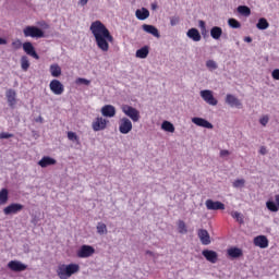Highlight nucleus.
Here are the masks:
<instances>
[{
  "label": "nucleus",
  "mask_w": 279,
  "mask_h": 279,
  "mask_svg": "<svg viewBox=\"0 0 279 279\" xmlns=\"http://www.w3.org/2000/svg\"><path fill=\"white\" fill-rule=\"evenodd\" d=\"M95 43L100 51H110V43H114V37L110 34L108 27H106L101 21L97 20L90 24L89 27Z\"/></svg>",
  "instance_id": "obj_1"
},
{
  "label": "nucleus",
  "mask_w": 279,
  "mask_h": 279,
  "mask_svg": "<svg viewBox=\"0 0 279 279\" xmlns=\"http://www.w3.org/2000/svg\"><path fill=\"white\" fill-rule=\"evenodd\" d=\"M56 274L59 279H69L75 274H80V264H59L56 268Z\"/></svg>",
  "instance_id": "obj_2"
},
{
  "label": "nucleus",
  "mask_w": 279,
  "mask_h": 279,
  "mask_svg": "<svg viewBox=\"0 0 279 279\" xmlns=\"http://www.w3.org/2000/svg\"><path fill=\"white\" fill-rule=\"evenodd\" d=\"M122 112L125 114V117H129L133 123H138V121H141V112L132 106L123 105Z\"/></svg>",
  "instance_id": "obj_3"
},
{
  "label": "nucleus",
  "mask_w": 279,
  "mask_h": 279,
  "mask_svg": "<svg viewBox=\"0 0 279 279\" xmlns=\"http://www.w3.org/2000/svg\"><path fill=\"white\" fill-rule=\"evenodd\" d=\"M23 34L25 38H45V32L37 26H26Z\"/></svg>",
  "instance_id": "obj_4"
},
{
  "label": "nucleus",
  "mask_w": 279,
  "mask_h": 279,
  "mask_svg": "<svg viewBox=\"0 0 279 279\" xmlns=\"http://www.w3.org/2000/svg\"><path fill=\"white\" fill-rule=\"evenodd\" d=\"M95 254V247L83 244L80 250L76 251L77 258H90Z\"/></svg>",
  "instance_id": "obj_5"
},
{
  "label": "nucleus",
  "mask_w": 279,
  "mask_h": 279,
  "mask_svg": "<svg viewBox=\"0 0 279 279\" xmlns=\"http://www.w3.org/2000/svg\"><path fill=\"white\" fill-rule=\"evenodd\" d=\"M108 123L109 121L106 120L102 117H97L93 123H92V128L94 130V132H101L104 130H106V128H108Z\"/></svg>",
  "instance_id": "obj_6"
},
{
  "label": "nucleus",
  "mask_w": 279,
  "mask_h": 279,
  "mask_svg": "<svg viewBox=\"0 0 279 279\" xmlns=\"http://www.w3.org/2000/svg\"><path fill=\"white\" fill-rule=\"evenodd\" d=\"M120 134H130L132 132V120L129 118H122L119 122Z\"/></svg>",
  "instance_id": "obj_7"
},
{
  "label": "nucleus",
  "mask_w": 279,
  "mask_h": 279,
  "mask_svg": "<svg viewBox=\"0 0 279 279\" xmlns=\"http://www.w3.org/2000/svg\"><path fill=\"white\" fill-rule=\"evenodd\" d=\"M23 208H25V206H23V204L20 203H12L9 206L3 208V213L4 215H19V213H21L23 210Z\"/></svg>",
  "instance_id": "obj_8"
},
{
  "label": "nucleus",
  "mask_w": 279,
  "mask_h": 279,
  "mask_svg": "<svg viewBox=\"0 0 279 279\" xmlns=\"http://www.w3.org/2000/svg\"><path fill=\"white\" fill-rule=\"evenodd\" d=\"M201 97L208 104L209 106H217L219 101L216 99V97L213 95V92L209 89L201 90Z\"/></svg>",
  "instance_id": "obj_9"
},
{
  "label": "nucleus",
  "mask_w": 279,
  "mask_h": 279,
  "mask_svg": "<svg viewBox=\"0 0 279 279\" xmlns=\"http://www.w3.org/2000/svg\"><path fill=\"white\" fill-rule=\"evenodd\" d=\"M23 50L27 56H31L35 60H40V56H38V53L36 52V48H34L32 41H25L23 44Z\"/></svg>",
  "instance_id": "obj_10"
},
{
  "label": "nucleus",
  "mask_w": 279,
  "mask_h": 279,
  "mask_svg": "<svg viewBox=\"0 0 279 279\" xmlns=\"http://www.w3.org/2000/svg\"><path fill=\"white\" fill-rule=\"evenodd\" d=\"M49 88L53 95H62V93H64V85L59 80H52L49 84Z\"/></svg>",
  "instance_id": "obj_11"
},
{
  "label": "nucleus",
  "mask_w": 279,
  "mask_h": 279,
  "mask_svg": "<svg viewBox=\"0 0 279 279\" xmlns=\"http://www.w3.org/2000/svg\"><path fill=\"white\" fill-rule=\"evenodd\" d=\"M205 206L207 210H226V205L219 201L207 199Z\"/></svg>",
  "instance_id": "obj_12"
},
{
  "label": "nucleus",
  "mask_w": 279,
  "mask_h": 279,
  "mask_svg": "<svg viewBox=\"0 0 279 279\" xmlns=\"http://www.w3.org/2000/svg\"><path fill=\"white\" fill-rule=\"evenodd\" d=\"M8 268L11 271L21 272V271H25L27 269V265H25L19 260H11L8 263Z\"/></svg>",
  "instance_id": "obj_13"
},
{
  "label": "nucleus",
  "mask_w": 279,
  "mask_h": 279,
  "mask_svg": "<svg viewBox=\"0 0 279 279\" xmlns=\"http://www.w3.org/2000/svg\"><path fill=\"white\" fill-rule=\"evenodd\" d=\"M253 243L256 247H260L262 250L269 247V240L265 235L255 236Z\"/></svg>",
  "instance_id": "obj_14"
},
{
  "label": "nucleus",
  "mask_w": 279,
  "mask_h": 279,
  "mask_svg": "<svg viewBox=\"0 0 279 279\" xmlns=\"http://www.w3.org/2000/svg\"><path fill=\"white\" fill-rule=\"evenodd\" d=\"M192 123H194V125H197L198 128H206V130H213V123L208 122V120L204 119V118H192Z\"/></svg>",
  "instance_id": "obj_15"
},
{
  "label": "nucleus",
  "mask_w": 279,
  "mask_h": 279,
  "mask_svg": "<svg viewBox=\"0 0 279 279\" xmlns=\"http://www.w3.org/2000/svg\"><path fill=\"white\" fill-rule=\"evenodd\" d=\"M197 236L202 243V245H210V233L206 229H199L197 231Z\"/></svg>",
  "instance_id": "obj_16"
},
{
  "label": "nucleus",
  "mask_w": 279,
  "mask_h": 279,
  "mask_svg": "<svg viewBox=\"0 0 279 279\" xmlns=\"http://www.w3.org/2000/svg\"><path fill=\"white\" fill-rule=\"evenodd\" d=\"M226 104H228V106H231V108H243V104L241 102V100H239V98L231 94H228L226 96Z\"/></svg>",
  "instance_id": "obj_17"
},
{
  "label": "nucleus",
  "mask_w": 279,
  "mask_h": 279,
  "mask_svg": "<svg viewBox=\"0 0 279 279\" xmlns=\"http://www.w3.org/2000/svg\"><path fill=\"white\" fill-rule=\"evenodd\" d=\"M102 117H107L109 119H112V117H116L117 114V108L112 105H105L100 110Z\"/></svg>",
  "instance_id": "obj_18"
},
{
  "label": "nucleus",
  "mask_w": 279,
  "mask_h": 279,
  "mask_svg": "<svg viewBox=\"0 0 279 279\" xmlns=\"http://www.w3.org/2000/svg\"><path fill=\"white\" fill-rule=\"evenodd\" d=\"M58 161L54 158H51L49 156H44L39 161L38 165L41 167V169H47V167H51L53 165H57Z\"/></svg>",
  "instance_id": "obj_19"
},
{
  "label": "nucleus",
  "mask_w": 279,
  "mask_h": 279,
  "mask_svg": "<svg viewBox=\"0 0 279 279\" xmlns=\"http://www.w3.org/2000/svg\"><path fill=\"white\" fill-rule=\"evenodd\" d=\"M202 254L206 258V260H208V263L215 264L219 258V255L215 251L204 250Z\"/></svg>",
  "instance_id": "obj_20"
},
{
  "label": "nucleus",
  "mask_w": 279,
  "mask_h": 279,
  "mask_svg": "<svg viewBox=\"0 0 279 279\" xmlns=\"http://www.w3.org/2000/svg\"><path fill=\"white\" fill-rule=\"evenodd\" d=\"M275 202L274 201L266 202V208L270 213H278V210H279V194L275 195Z\"/></svg>",
  "instance_id": "obj_21"
},
{
  "label": "nucleus",
  "mask_w": 279,
  "mask_h": 279,
  "mask_svg": "<svg viewBox=\"0 0 279 279\" xmlns=\"http://www.w3.org/2000/svg\"><path fill=\"white\" fill-rule=\"evenodd\" d=\"M142 28L146 34H151V36H155V38H160V32H158V28L154 25L149 24H143Z\"/></svg>",
  "instance_id": "obj_22"
},
{
  "label": "nucleus",
  "mask_w": 279,
  "mask_h": 279,
  "mask_svg": "<svg viewBox=\"0 0 279 279\" xmlns=\"http://www.w3.org/2000/svg\"><path fill=\"white\" fill-rule=\"evenodd\" d=\"M187 38H191L194 43H199L202 40V34L197 28H190L186 33Z\"/></svg>",
  "instance_id": "obj_23"
},
{
  "label": "nucleus",
  "mask_w": 279,
  "mask_h": 279,
  "mask_svg": "<svg viewBox=\"0 0 279 279\" xmlns=\"http://www.w3.org/2000/svg\"><path fill=\"white\" fill-rule=\"evenodd\" d=\"M135 16L136 19H138V21H145L146 19H149V10H147L146 8H142L137 9L135 12Z\"/></svg>",
  "instance_id": "obj_24"
},
{
  "label": "nucleus",
  "mask_w": 279,
  "mask_h": 279,
  "mask_svg": "<svg viewBox=\"0 0 279 279\" xmlns=\"http://www.w3.org/2000/svg\"><path fill=\"white\" fill-rule=\"evenodd\" d=\"M136 58H140L141 60H145L147 56H149V46H144L136 50L135 52Z\"/></svg>",
  "instance_id": "obj_25"
},
{
  "label": "nucleus",
  "mask_w": 279,
  "mask_h": 279,
  "mask_svg": "<svg viewBox=\"0 0 279 279\" xmlns=\"http://www.w3.org/2000/svg\"><path fill=\"white\" fill-rule=\"evenodd\" d=\"M7 99L9 106L12 108L16 104V92L14 89L7 90Z\"/></svg>",
  "instance_id": "obj_26"
},
{
  "label": "nucleus",
  "mask_w": 279,
  "mask_h": 279,
  "mask_svg": "<svg viewBox=\"0 0 279 279\" xmlns=\"http://www.w3.org/2000/svg\"><path fill=\"white\" fill-rule=\"evenodd\" d=\"M227 254L231 257V258H241V256H243V250L239 248V247H231L227 251Z\"/></svg>",
  "instance_id": "obj_27"
},
{
  "label": "nucleus",
  "mask_w": 279,
  "mask_h": 279,
  "mask_svg": "<svg viewBox=\"0 0 279 279\" xmlns=\"http://www.w3.org/2000/svg\"><path fill=\"white\" fill-rule=\"evenodd\" d=\"M222 34H223V29L219 26H214L210 29V36H211V38H214V40H219V38H221Z\"/></svg>",
  "instance_id": "obj_28"
},
{
  "label": "nucleus",
  "mask_w": 279,
  "mask_h": 279,
  "mask_svg": "<svg viewBox=\"0 0 279 279\" xmlns=\"http://www.w3.org/2000/svg\"><path fill=\"white\" fill-rule=\"evenodd\" d=\"M8 199H10V193L8 192V189H2L0 191V206H5Z\"/></svg>",
  "instance_id": "obj_29"
},
{
  "label": "nucleus",
  "mask_w": 279,
  "mask_h": 279,
  "mask_svg": "<svg viewBox=\"0 0 279 279\" xmlns=\"http://www.w3.org/2000/svg\"><path fill=\"white\" fill-rule=\"evenodd\" d=\"M50 73L52 77H60L62 75V68L57 63L50 65Z\"/></svg>",
  "instance_id": "obj_30"
},
{
  "label": "nucleus",
  "mask_w": 279,
  "mask_h": 279,
  "mask_svg": "<svg viewBox=\"0 0 279 279\" xmlns=\"http://www.w3.org/2000/svg\"><path fill=\"white\" fill-rule=\"evenodd\" d=\"M161 130H163V132H170V134H173V132H175V126L173 125V123L165 120L161 123Z\"/></svg>",
  "instance_id": "obj_31"
},
{
  "label": "nucleus",
  "mask_w": 279,
  "mask_h": 279,
  "mask_svg": "<svg viewBox=\"0 0 279 279\" xmlns=\"http://www.w3.org/2000/svg\"><path fill=\"white\" fill-rule=\"evenodd\" d=\"M238 12L242 14V16H250V14H252V10L247 5L238 7Z\"/></svg>",
  "instance_id": "obj_32"
},
{
  "label": "nucleus",
  "mask_w": 279,
  "mask_h": 279,
  "mask_svg": "<svg viewBox=\"0 0 279 279\" xmlns=\"http://www.w3.org/2000/svg\"><path fill=\"white\" fill-rule=\"evenodd\" d=\"M257 29H267L269 27V22L267 19L260 17L256 24Z\"/></svg>",
  "instance_id": "obj_33"
},
{
  "label": "nucleus",
  "mask_w": 279,
  "mask_h": 279,
  "mask_svg": "<svg viewBox=\"0 0 279 279\" xmlns=\"http://www.w3.org/2000/svg\"><path fill=\"white\" fill-rule=\"evenodd\" d=\"M21 69L25 72L29 70V59L27 58V56H23L21 58Z\"/></svg>",
  "instance_id": "obj_34"
},
{
  "label": "nucleus",
  "mask_w": 279,
  "mask_h": 279,
  "mask_svg": "<svg viewBox=\"0 0 279 279\" xmlns=\"http://www.w3.org/2000/svg\"><path fill=\"white\" fill-rule=\"evenodd\" d=\"M178 230L180 234H186V232H189V229H186V223L184 222V220L178 221Z\"/></svg>",
  "instance_id": "obj_35"
},
{
  "label": "nucleus",
  "mask_w": 279,
  "mask_h": 279,
  "mask_svg": "<svg viewBox=\"0 0 279 279\" xmlns=\"http://www.w3.org/2000/svg\"><path fill=\"white\" fill-rule=\"evenodd\" d=\"M206 68L209 71H217V69H219V65L217 64V62L215 60H207Z\"/></svg>",
  "instance_id": "obj_36"
},
{
  "label": "nucleus",
  "mask_w": 279,
  "mask_h": 279,
  "mask_svg": "<svg viewBox=\"0 0 279 279\" xmlns=\"http://www.w3.org/2000/svg\"><path fill=\"white\" fill-rule=\"evenodd\" d=\"M228 25L232 27V29H239L241 27V22L236 19H229Z\"/></svg>",
  "instance_id": "obj_37"
},
{
  "label": "nucleus",
  "mask_w": 279,
  "mask_h": 279,
  "mask_svg": "<svg viewBox=\"0 0 279 279\" xmlns=\"http://www.w3.org/2000/svg\"><path fill=\"white\" fill-rule=\"evenodd\" d=\"M96 228H97L98 234H106L108 232V227H106V223L98 222Z\"/></svg>",
  "instance_id": "obj_38"
},
{
  "label": "nucleus",
  "mask_w": 279,
  "mask_h": 279,
  "mask_svg": "<svg viewBox=\"0 0 279 279\" xmlns=\"http://www.w3.org/2000/svg\"><path fill=\"white\" fill-rule=\"evenodd\" d=\"M234 189H243L245 186V180L244 179H236L233 182Z\"/></svg>",
  "instance_id": "obj_39"
},
{
  "label": "nucleus",
  "mask_w": 279,
  "mask_h": 279,
  "mask_svg": "<svg viewBox=\"0 0 279 279\" xmlns=\"http://www.w3.org/2000/svg\"><path fill=\"white\" fill-rule=\"evenodd\" d=\"M68 138L69 141H74L75 143H80V137L77 136V134H75V132H68Z\"/></svg>",
  "instance_id": "obj_40"
},
{
  "label": "nucleus",
  "mask_w": 279,
  "mask_h": 279,
  "mask_svg": "<svg viewBox=\"0 0 279 279\" xmlns=\"http://www.w3.org/2000/svg\"><path fill=\"white\" fill-rule=\"evenodd\" d=\"M12 48L16 50L21 49V47H23V43L21 41V39H15L14 41H12Z\"/></svg>",
  "instance_id": "obj_41"
},
{
  "label": "nucleus",
  "mask_w": 279,
  "mask_h": 279,
  "mask_svg": "<svg viewBox=\"0 0 279 279\" xmlns=\"http://www.w3.org/2000/svg\"><path fill=\"white\" fill-rule=\"evenodd\" d=\"M231 217L233 219H236V221H239V223H243V218L241 217V213L239 211H232L231 213Z\"/></svg>",
  "instance_id": "obj_42"
},
{
  "label": "nucleus",
  "mask_w": 279,
  "mask_h": 279,
  "mask_svg": "<svg viewBox=\"0 0 279 279\" xmlns=\"http://www.w3.org/2000/svg\"><path fill=\"white\" fill-rule=\"evenodd\" d=\"M75 84H84L85 86H90V81L87 78L78 77L76 78Z\"/></svg>",
  "instance_id": "obj_43"
},
{
  "label": "nucleus",
  "mask_w": 279,
  "mask_h": 279,
  "mask_svg": "<svg viewBox=\"0 0 279 279\" xmlns=\"http://www.w3.org/2000/svg\"><path fill=\"white\" fill-rule=\"evenodd\" d=\"M180 23V16H172L170 17V25L171 27H175Z\"/></svg>",
  "instance_id": "obj_44"
},
{
  "label": "nucleus",
  "mask_w": 279,
  "mask_h": 279,
  "mask_svg": "<svg viewBox=\"0 0 279 279\" xmlns=\"http://www.w3.org/2000/svg\"><path fill=\"white\" fill-rule=\"evenodd\" d=\"M259 123L260 125H263L264 128L269 123V116H264L259 119Z\"/></svg>",
  "instance_id": "obj_45"
},
{
  "label": "nucleus",
  "mask_w": 279,
  "mask_h": 279,
  "mask_svg": "<svg viewBox=\"0 0 279 279\" xmlns=\"http://www.w3.org/2000/svg\"><path fill=\"white\" fill-rule=\"evenodd\" d=\"M14 137V134L12 133H5V132H2L0 133V138L3 140V138H13Z\"/></svg>",
  "instance_id": "obj_46"
},
{
  "label": "nucleus",
  "mask_w": 279,
  "mask_h": 279,
  "mask_svg": "<svg viewBox=\"0 0 279 279\" xmlns=\"http://www.w3.org/2000/svg\"><path fill=\"white\" fill-rule=\"evenodd\" d=\"M271 77L274 80H279V69H275L272 72H271Z\"/></svg>",
  "instance_id": "obj_47"
},
{
  "label": "nucleus",
  "mask_w": 279,
  "mask_h": 279,
  "mask_svg": "<svg viewBox=\"0 0 279 279\" xmlns=\"http://www.w3.org/2000/svg\"><path fill=\"white\" fill-rule=\"evenodd\" d=\"M220 156L223 158L226 156H230V151L229 150H226V149H222L220 150Z\"/></svg>",
  "instance_id": "obj_48"
},
{
  "label": "nucleus",
  "mask_w": 279,
  "mask_h": 279,
  "mask_svg": "<svg viewBox=\"0 0 279 279\" xmlns=\"http://www.w3.org/2000/svg\"><path fill=\"white\" fill-rule=\"evenodd\" d=\"M259 154H262V156H265L267 154V148L265 146H262L259 149Z\"/></svg>",
  "instance_id": "obj_49"
},
{
  "label": "nucleus",
  "mask_w": 279,
  "mask_h": 279,
  "mask_svg": "<svg viewBox=\"0 0 279 279\" xmlns=\"http://www.w3.org/2000/svg\"><path fill=\"white\" fill-rule=\"evenodd\" d=\"M198 25H199V27H201V29H206V22H204V21H199L198 22Z\"/></svg>",
  "instance_id": "obj_50"
},
{
  "label": "nucleus",
  "mask_w": 279,
  "mask_h": 279,
  "mask_svg": "<svg viewBox=\"0 0 279 279\" xmlns=\"http://www.w3.org/2000/svg\"><path fill=\"white\" fill-rule=\"evenodd\" d=\"M89 0H78V3L82 5V8H84V5L88 4Z\"/></svg>",
  "instance_id": "obj_51"
},
{
  "label": "nucleus",
  "mask_w": 279,
  "mask_h": 279,
  "mask_svg": "<svg viewBox=\"0 0 279 279\" xmlns=\"http://www.w3.org/2000/svg\"><path fill=\"white\" fill-rule=\"evenodd\" d=\"M0 45H8V40L0 37Z\"/></svg>",
  "instance_id": "obj_52"
},
{
  "label": "nucleus",
  "mask_w": 279,
  "mask_h": 279,
  "mask_svg": "<svg viewBox=\"0 0 279 279\" xmlns=\"http://www.w3.org/2000/svg\"><path fill=\"white\" fill-rule=\"evenodd\" d=\"M244 43H252V37H245Z\"/></svg>",
  "instance_id": "obj_53"
},
{
  "label": "nucleus",
  "mask_w": 279,
  "mask_h": 279,
  "mask_svg": "<svg viewBox=\"0 0 279 279\" xmlns=\"http://www.w3.org/2000/svg\"><path fill=\"white\" fill-rule=\"evenodd\" d=\"M146 254H147L148 256H154V252H151V251H146Z\"/></svg>",
  "instance_id": "obj_54"
},
{
  "label": "nucleus",
  "mask_w": 279,
  "mask_h": 279,
  "mask_svg": "<svg viewBox=\"0 0 279 279\" xmlns=\"http://www.w3.org/2000/svg\"><path fill=\"white\" fill-rule=\"evenodd\" d=\"M153 10H156V4H153Z\"/></svg>",
  "instance_id": "obj_55"
}]
</instances>
